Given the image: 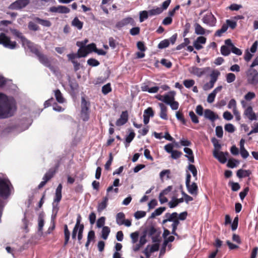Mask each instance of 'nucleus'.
<instances>
[{"label":"nucleus","mask_w":258,"mask_h":258,"mask_svg":"<svg viewBox=\"0 0 258 258\" xmlns=\"http://www.w3.org/2000/svg\"><path fill=\"white\" fill-rule=\"evenodd\" d=\"M15 108L11 103L7 96L2 93H0V118H6L13 115Z\"/></svg>","instance_id":"obj_1"},{"label":"nucleus","mask_w":258,"mask_h":258,"mask_svg":"<svg viewBox=\"0 0 258 258\" xmlns=\"http://www.w3.org/2000/svg\"><path fill=\"white\" fill-rule=\"evenodd\" d=\"M13 188V186L8 178L0 177L1 198L3 199H7L11 195Z\"/></svg>","instance_id":"obj_2"},{"label":"nucleus","mask_w":258,"mask_h":258,"mask_svg":"<svg viewBox=\"0 0 258 258\" xmlns=\"http://www.w3.org/2000/svg\"><path fill=\"white\" fill-rule=\"evenodd\" d=\"M29 50L37 56L39 61L42 64L48 68L51 71L54 72V68L51 66V62L49 58L46 56V55L40 52L39 50L35 46L34 44L31 46Z\"/></svg>","instance_id":"obj_3"},{"label":"nucleus","mask_w":258,"mask_h":258,"mask_svg":"<svg viewBox=\"0 0 258 258\" xmlns=\"http://www.w3.org/2000/svg\"><path fill=\"white\" fill-rule=\"evenodd\" d=\"M81 117L84 121H87L89 119V109L90 103L87 101L84 97H81Z\"/></svg>","instance_id":"obj_4"},{"label":"nucleus","mask_w":258,"mask_h":258,"mask_svg":"<svg viewBox=\"0 0 258 258\" xmlns=\"http://www.w3.org/2000/svg\"><path fill=\"white\" fill-rule=\"evenodd\" d=\"M10 31L12 34L16 37L19 38L21 40L22 44L24 47H27L30 49L34 43L27 39L20 31L16 29H10Z\"/></svg>","instance_id":"obj_5"},{"label":"nucleus","mask_w":258,"mask_h":258,"mask_svg":"<svg viewBox=\"0 0 258 258\" xmlns=\"http://www.w3.org/2000/svg\"><path fill=\"white\" fill-rule=\"evenodd\" d=\"M0 44L11 49H14L17 46L16 42L11 41L10 38L4 33L0 34Z\"/></svg>","instance_id":"obj_6"},{"label":"nucleus","mask_w":258,"mask_h":258,"mask_svg":"<svg viewBox=\"0 0 258 258\" xmlns=\"http://www.w3.org/2000/svg\"><path fill=\"white\" fill-rule=\"evenodd\" d=\"M128 25H130L132 26H135L136 25L134 19L131 17H127L119 21H117L114 27L117 30H120L123 27Z\"/></svg>","instance_id":"obj_7"},{"label":"nucleus","mask_w":258,"mask_h":258,"mask_svg":"<svg viewBox=\"0 0 258 258\" xmlns=\"http://www.w3.org/2000/svg\"><path fill=\"white\" fill-rule=\"evenodd\" d=\"M247 80L248 84L255 85L258 84V72L254 69H249L247 73Z\"/></svg>","instance_id":"obj_8"},{"label":"nucleus","mask_w":258,"mask_h":258,"mask_svg":"<svg viewBox=\"0 0 258 258\" xmlns=\"http://www.w3.org/2000/svg\"><path fill=\"white\" fill-rule=\"evenodd\" d=\"M202 21L203 23L210 27H214L217 23V19L211 12L204 15Z\"/></svg>","instance_id":"obj_9"},{"label":"nucleus","mask_w":258,"mask_h":258,"mask_svg":"<svg viewBox=\"0 0 258 258\" xmlns=\"http://www.w3.org/2000/svg\"><path fill=\"white\" fill-rule=\"evenodd\" d=\"M243 115L245 118L250 121L256 120L257 116L253 111L252 106H248L244 110Z\"/></svg>","instance_id":"obj_10"},{"label":"nucleus","mask_w":258,"mask_h":258,"mask_svg":"<svg viewBox=\"0 0 258 258\" xmlns=\"http://www.w3.org/2000/svg\"><path fill=\"white\" fill-rule=\"evenodd\" d=\"M29 3V0H17L11 4L10 8L20 10L25 8Z\"/></svg>","instance_id":"obj_11"},{"label":"nucleus","mask_w":258,"mask_h":258,"mask_svg":"<svg viewBox=\"0 0 258 258\" xmlns=\"http://www.w3.org/2000/svg\"><path fill=\"white\" fill-rule=\"evenodd\" d=\"M80 43H83L82 42H77L76 45L77 46L80 47V48L78 50L77 53H70L72 54V58H73L74 57H77L78 58L81 57H86L88 52L87 50L86 46H83L82 45H80Z\"/></svg>","instance_id":"obj_12"},{"label":"nucleus","mask_w":258,"mask_h":258,"mask_svg":"<svg viewBox=\"0 0 258 258\" xmlns=\"http://www.w3.org/2000/svg\"><path fill=\"white\" fill-rule=\"evenodd\" d=\"M48 12L53 13L68 14L70 12V9L66 6L59 5L50 7Z\"/></svg>","instance_id":"obj_13"},{"label":"nucleus","mask_w":258,"mask_h":258,"mask_svg":"<svg viewBox=\"0 0 258 258\" xmlns=\"http://www.w3.org/2000/svg\"><path fill=\"white\" fill-rule=\"evenodd\" d=\"M209 69L210 68L209 67L199 68L196 67H191L189 69V72L198 77H201L205 75Z\"/></svg>","instance_id":"obj_14"},{"label":"nucleus","mask_w":258,"mask_h":258,"mask_svg":"<svg viewBox=\"0 0 258 258\" xmlns=\"http://www.w3.org/2000/svg\"><path fill=\"white\" fill-rule=\"evenodd\" d=\"M175 95V92L174 91H171L167 94H165L164 96H160L159 97H157V98L163 102L169 105L171 102L174 100Z\"/></svg>","instance_id":"obj_15"},{"label":"nucleus","mask_w":258,"mask_h":258,"mask_svg":"<svg viewBox=\"0 0 258 258\" xmlns=\"http://www.w3.org/2000/svg\"><path fill=\"white\" fill-rule=\"evenodd\" d=\"M228 153L227 152H219L217 151H213L214 157L222 164H224L226 162L227 160V157L228 156Z\"/></svg>","instance_id":"obj_16"},{"label":"nucleus","mask_w":258,"mask_h":258,"mask_svg":"<svg viewBox=\"0 0 258 258\" xmlns=\"http://www.w3.org/2000/svg\"><path fill=\"white\" fill-rule=\"evenodd\" d=\"M128 118V112L126 110L122 111L120 115V117L116 120V125L117 126H121L125 124Z\"/></svg>","instance_id":"obj_17"},{"label":"nucleus","mask_w":258,"mask_h":258,"mask_svg":"<svg viewBox=\"0 0 258 258\" xmlns=\"http://www.w3.org/2000/svg\"><path fill=\"white\" fill-rule=\"evenodd\" d=\"M62 185L61 184H59L57 186L56 190H55V196L54 198L53 199V207L54 208V203H56L58 204L61 199L62 195H61V190H62ZM57 204H56V206Z\"/></svg>","instance_id":"obj_18"},{"label":"nucleus","mask_w":258,"mask_h":258,"mask_svg":"<svg viewBox=\"0 0 258 258\" xmlns=\"http://www.w3.org/2000/svg\"><path fill=\"white\" fill-rule=\"evenodd\" d=\"M204 115L206 118L210 120L211 121H214L219 118L218 115L216 114L213 111L209 109L205 110Z\"/></svg>","instance_id":"obj_19"},{"label":"nucleus","mask_w":258,"mask_h":258,"mask_svg":"<svg viewBox=\"0 0 258 258\" xmlns=\"http://www.w3.org/2000/svg\"><path fill=\"white\" fill-rule=\"evenodd\" d=\"M188 192L192 195H197L198 191V187L196 183L192 182L186 185Z\"/></svg>","instance_id":"obj_20"},{"label":"nucleus","mask_w":258,"mask_h":258,"mask_svg":"<svg viewBox=\"0 0 258 258\" xmlns=\"http://www.w3.org/2000/svg\"><path fill=\"white\" fill-rule=\"evenodd\" d=\"M108 201V198L107 196H106L103 198L102 201L98 203L97 207V211L98 212H101L103 210H104L107 206Z\"/></svg>","instance_id":"obj_21"},{"label":"nucleus","mask_w":258,"mask_h":258,"mask_svg":"<svg viewBox=\"0 0 258 258\" xmlns=\"http://www.w3.org/2000/svg\"><path fill=\"white\" fill-rule=\"evenodd\" d=\"M71 55L72 54H67V57L68 58L69 60L71 61V62L73 63L74 71L75 72H77L79 70H80L81 68V64L75 59L76 58H77V57L74 56L73 58H72L73 56H72Z\"/></svg>","instance_id":"obj_22"},{"label":"nucleus","mask_w":258,"mask_h":258,"mask_svg":"<svg viewBox=\"0 0 258 258\" xmlns=\"http://www.w3.org/2000/svg\"><path fill=\"white\" fill-rule=\"evenodd\" d=\"M159 105L160 108V117L163 119L167 120V107L161 103Z\"/></svg>","instance_id":"obj_23"},{"label":"nucleus","mask_w":258,"mask_h":258,"mask_svg":"<svg viewBox=\"0 0 258 258\" xmlns=\"http://www.w3.org/2000/svg\"><path fill=\"white\" fill-rule=\"evenodd\" d=\"M83 22L81 21L77 17H76L71 22L72 26L76 27L79 30L83 28Z\"/></svg>","instance_id":"obj_24"},{"label":"nucleus","mask_w":258,"mask_h":258,"mask_svg":"<svg viewBox=\"0 0 258 258\" xmlns=\"http://www.w3.org/2000/svg\"><path fill=\"white\" fill-rule=\"evenodd\" d=\"M34 20L44 27H49L51 25V23L48 20L42 19L39 17H35Z\"/></svg>","instance_id":"obj_25"},{"label":"nucleus","mask_w":258,"mask_h":258,"mask_svg":"<svg viewBox=\"0 0 258 258\" xmlns=\"http://www.w3.org/2000/svg\"><path fill=\"white\" fill-rule=\"evenodd\" d=\"M251 174V172L249 170L239 169L236 172V175L238 178H241L243 177H248Z\"/></svg>","instance_id":"obj_26"},{"label":"nucleus","mask_w":258,"mask_h":258,"mask_svg":"<svg viewBox=\"0 0 258 258\" xmlns=\"http://www.w3.org/2000/svg\"><path fill=\"white\" fill-rule=\"evenodd\" d=\"M195 27V33L197 35H203L205 34L206 30L199 23H195L194 25Z\"/></svg>","instance_id":"obj_27"},{"label":"nucleus","mask_w":258,"mask_h":258,"mask_svg":"<svg viewBox=\"0 0 258 258\" xmlns=\"http://www.w3.org/2000/svg\"><path fill=\"white\" fill-rule=\"evenodd\" d=\"M64 241L63 245L64 246H66L69 241L70 237V232L68 229V225L65 224L64 225Z\"/></svg>","instance_id":"obj_28"},{"label":"nucleus","mask_w":258,"mask_h":258,"mask_svg":"<svg viewBox=\"0 0 258 258\" xmlns=\"http://www.w3.org/2000/svg\"><path fill=\"white\" fill-rule=\"evenodd\" d=\"M54 95L56 101L59 103H63L64 102V98L62 96V94L59 89L54 91Z\"/></svg>","instance_id":"obj_29"},{"label":"nucleus","mask_w":258,"mask_h":258,"mask_svg":"<svg viewBox=\"0 0 258 258\" xmlns=\"http://www.w3.org/2000/svg\"><path fill=\"white\" fill-rule=\"evenodd\" d=\"M38 230L41 231L44 224V213L41 212L38 216Z\"/></svg>","instance_id":"obj_30"},{"label":"nucleus","mask_w":258,"mask_h":258,"mask_svg":"<svg viewBox=\"0 0 258 258\" xmlns=\"http://www.w3.org/2000/svg\"><path fill=\"white\" fill-rule=\"evenodd\" d=\"M125 219V215L123 212H119L117 214L116 216V222L118 225L123 224V221Z\"/></svg>","instance_id":"obj_31"},{"label":"nucleus","mask_w":258,"mask_h":258,"mask_svg":"<svg viewBox=\"0 0 258 258\" xmlns=\"http://www.w3.org/2000/svg\"><path fill=\"white\" fill-rule=\"evenodd\" d=\"M228 29V25L224 24L220 29H219L216 31L214 36L215 37H221L223 33H225Z\"/></svg>","instance_id":"obj_32"},{"label":"nucleus","mask_w":258,"mask_h":258,"mask_svg":"<svg viewBox=\"0 0 258 258\" xmlns=\"http://www.w3.org/2000/svg\"><path fill=\"white\" fill-rule=\"evenodd\" d=\"M166 210V208L162 207L156 209L154 212H153L150 218H154L156 216H159Z\"/></svg>","instance_id":"obj_33"},{"label":"nucleus","mask_w":258,"mask_h":258,"mask_svg":"<svg viewBox=\"0 0 258 258\" xmlns=\"http://www.w3.org/2000/svg\"><path fill=\"white\" fill-rule=\"evenodd\" d=\"M55 174V170L50 169H49L44 175L43 180L48 181L51 178L53 177Z\"/></svg>","instance_id":"obj_34"},{"label":"nucleus","mask_w":258,"mask_h":258,"mask_svg":"<svg viewBox=\"0 0 258 258\" xmlns=\"http://www.w3.org/2000/svg\"><path fill=\"white\" fill-rule=\"evenodd\" d=\"M110 232V228L107 226H103L101 231V237L102 238L106 240L107 239L108 236Z\"/></svg>","instance_id":"obj_35"},{"label":"nucleus","mask_w":258,"mask_h":258,"mask_svg":"<svg viewBox=\"0 0 258 258\" xmlns=\"http://www.w3.org/2000/svg\"><path fill=\"white\" fill-rule=\"evenodd\" d=\"M135 137V133L132 131L130 134L126 137L125 142L124 143L125 147L127 148L129 146V144L133 140Z\"/></svg>","instance_id":"obj_36"},{"label":"nucleus","mask_w":258,"mask_h":258,"mask_svg":"<svg viewBox=\"0 0 258 258\" xmlns=\"http://www.w3.org/2000/svg\"><path fill=\"white\" fill-rule=\"evenodd\" d=\"M162 12L163 9L161 8L158 7L148 11L149 16H152L160 14L161 13H162Z\"/></svg>","instance_id":"obj_37"},{"label":"nucleus","mask_w":258,"mask_h":258,"mask_svg":"<svg viewBox=\"0 0 258 258\" xmlns=\"http://www.w3.org/2000/svg\"><path fill=\"white\" fill-rule=\"evenodd\" d=\"M220 51L223 55L228 56L231 52V48L226 45H223L221 47Z\"/></svg>","instance_id":"obj_38"},{"label":"nucleus","mask_w":258,"mask_h":258,"mask_svg":"<svg viewBox=\"0 0 258 258\" xmlns=\"http://www.w3.org/2000/svg\"><path fill=\"white\" fill-rule=\"evenodd\" d=\"M178 214L176 212H173L172 214L167 213L165 214V217L167 218L169 222H172L177 218Z\"/></svg>","instance_id":"obj_39"},{"label":"nucleus","mask_w":258,"mask_h":258,"mask_svg":"<svg viewBox=\"0 0 258 258\" xmlns=\"http://www.w3.org/2000/svg\"><path fill=\"white\" fill-rule=\"evenodd\" d=\"M112 91L110 83L106 84L102 87V92L104 95H107Z\"/></svg>","instance_id":"obj_40"},{"label":"nucleus","mask_w":258,"mask_h":258,"mask_svg":"<svg viewBox=\"0 0 258 258\" xmlns=\"http://www.w3.org/2000/svg\"><path fill=\"white\" fill-rule=\"evenodd\" d=\"M149 12L147 11H142L140 12L139 19L140 22H143L145 20L147 19L149 16Z\"/></svg>","instance_id":"obj_41"},{"label":"nucleus","mask_w":258,"mask_h":258,"mask_svg":"<svg viewBox=\"0 0 258 258\" xmlns=\"http://www.w3.org/2000/svg\"><path fill=\"white\" fill-rule=\"evenodd\" d=\"M69 83L72 91L74 92L78 89L79 85L75 80H70Z\"/></svg>","instance_id":"obj_42"},{"label":"nucleus","mask_w":258,"mask_h":258,"mask_svg":"<svg viewBox=\"0 0 258 258\" xmlns=\"http://www.w3.org/2000/svg\"><path fill=\"white\" fill-rule=\"evenodd\" d=\"M169 45V40L168 39H164L160 41L158 45V48L159 49H163L167 47Z\"/></svg>","instance_id":"obj_43"},{"label":"nucleus","mask_w":258,"mask_h":258,"mask_svg":"<svg viewBox=\"0 0 258 258\" xmlns=\"http://www.w3.org/2000/svg\"><path fill=\"white\" fill-rule=\"evenodd\" d=\"M28 28L30 30L33 31H38L39 29V26L32 21H30L29 22L28 25Z\"/></svg>","instance_id":"obj_44"},{"label":"nucleus","mask_w":258,"mask_h":258,"mask_svg":"<svg viewBox=\"0 0 258 258\" xmlns=\"http://www.w3.org/2000/svg\"><path fill=\"white\" fill-rule=\"evenodd\" d=\"M236 79L235 75L231 73H228L226 76V80L228 83L233 82Z\"/></svg>","instance_id":"obj_45"},{"label":"nucleus","mask_w":258,"mask_h":258,"mask_svg":"<svg viewBox=\"0 0 258 258\" xmlns=\"http://www.w3.org/2000/svg\"><path fill=\"white\" fill-rule=\"evenodd\" d=\"M87 63L91 67H97L99 65L100 62L95 58H91L88 59Z\"/></svg>","instance_id":"obj_46"},{"label":"nucleus","mask_w":258,"mask_h":258,"mask_svg":"<svg viewBox=\"0 0 258 258\" xmlns=\"http://www.w3.org/2000/svg\"><path fill=\"white\" fill-rule=\"evenodd\" d=\"M86 48L88 52V54L92 52H95L96 48H97L96 44L94 43H92L91 44H89L86 45Z\"/></svg>","instance_id":"obj_47"},{"label":"nucleus","mask_w":258,"mask_h":258,"mask_svg":"<svg viewBox=\"0 0 258 258\" xmlns=\"http://www.w3.org/2000/svg\"><path fill=\"white\" fill-rule=\"evenodd\" d=\"M195 83V82L194 80L190 79V80H185L183 82V84L184 86L186 88H190V87H192Z\"/></svg>","instance_id":"obj_48"},{"label":"nucleus","mask_w":258,"mask_h":258,"mask_svg":"<svg viewBox=\"0 0 258 258\" xmlns=\"http://www.w3.org/2000/svg\"><path fill=\"white\" fill-rule=\"evenodd\" d=\"M211 141L214 146L215 149L214 151H219V150L221 149V144L219 143L218 140L216 139V138H214L212 139Z\"/></svg>","instance_id":"obj_49"},{"label":"nucleus","mask_w":258,"mask_h":258,"mask_svg":"<svg viewBox=\"0 0 258 258\" xmlns=\"http://www.w3.org/2000/svg\"><path fill=\"white\" fill-rule=\"evenodd\" d=\"M189 116L190 117L191 120L193 123H198L199 122L198 116L195 114L193 111H189Z\"/></svg>","instance_id":"obj_50"},{"label":"nucleus","mask_w":258,"mask_h":258,"mask_svg":"<svg viewBox=\"0 0 258 258\" xmlns=\"http://www.w3.org/2000/svg\"><path fill=\"white\" fill-rule=\"evenodd\" d=\"M113 156L111 153H109V159L106 162V163L105 164V169L106 170H108L110 169V167L111 165L112 162L113 161Z\"/></svg>","instance_id":"obj_51"},{"label":"nucleus","mask_w":258,"mask_h":258,"mask_svg":"<svg viewBox=\"0 0 258 258\" xmlns=\"http://www.w3.org/2000/svg\"><path fill=\"white\" fill-rule=\"evenodd\" d=\"M154 115V112L153 109L149 107L145 109L144 111V115L148 116L149 117H153Z\"/></svg>","instance_id":"obj_52"},{"label":"nucleus","mask_w":258,"mask_h":258,"mask_svg":"<svg viewBox=\"0 0 258 258\" xmlns=\"http://www.w3.org/2000/svg\"><path fill=\"white\" fill-rule=\"evenodd\" d=\"M224 128L225 130L228 133H232L235 131V127L231 123L226 124L225 125Z\"/></svg>","instance_id":"obj_53"},{"label":"nucleus","mask_w":258,"mask_h":258,"mask_svg":"<svg viewBox=\"0 0 258 258\" xmlns=\"http://www.w3.org/2000/svg\"><path fill=\"white\" fill-rule=\"evenodd\" d=\"M176 117L177 119L180 120L183 124H186V120L184 119L183 114L179 111H177L176 113Z\"/></svg>","instance_id":"obj_54"},{"label":"nucleus","mask_w":258,"mask_h":258,"mask_svg":"<svg viewBox=\"0 0 258 258\" xmlns=\"http://www.w3.org/2000/svg\"><path fill=\"white\" fill-rule=\"evenodd\" d=\"M215 83V82L211 80L209 82L207 83L204 85L203 89L206 91L212 89L214 87Z\"/></svg>","instance_id":"obj_55"},{"label":"nucleus","mask_w":258,"mask_h":258,"mask_svg":"<svg viewBox=\"0 0 258 258\" xmlns=\"http://www.w3.org/2000/svg\"><path fill=\"white\" fill-rule=\"evenodd\" d=\"M228 108L229 109H233V110H235V109H237L236 108V102L234 99H231L228 104Z\"/></svg>","instance_id":"obj_56"},{"label":"nucleus","mask_w":258,"mask_h":258,"mask_svg":"<svg viewBox=\"0 0 258 258\" xmlns=\"http://www.w3.org/2000/svg\"><path fill=\"white\" fill-rule=\"evenodd\" d=\"M146 213L145 211H138L135 213L134 216L136 219H139L144 217L146 216Z\"/></svg>","instance_id":"obj_57"},{"label":"nucleus","mask_w":258,"mask_h":258,"mask_svg":"<svg viewBox=\"0 0 258 258\" xmlns=\"http://www.w3.org/2000/svg\"><path fill=\"white\" fill-rule=\"evenodd\" d=\"M229 184L231 185V189L233 191H236L240 188V186L237 182H230Z\"/></svg>","instance_id":"obj_58"},{"label":"nucleus","mask_w":258,"mask_h":258,"mask_svg":"<svg viewBox=\"0 0 258 258\" xmlns=\"http://www.w3.org/2000/svg\"><path fill=\"white\" fill-rule=\"evenodd\" d=\"M226 24H225L228 25V27H229L232 29L235 28L237 26L236 22L233 20L228 19L226 20Z\"/></svg>","instance_id":"obj_59"},{"label":"nucleus","mask_w":258,"mask_h":258,"mask_svg":"<svg viewBox=\"0 0 258 258\" xmlns=\"http://www.w3.org/2000/svg\"><path fill=\"white\" fill-rule=\"evenodd\" d=\"M216 136L220 138H222L223 135V128L221 126H217L216 127Z\"/></svg>","instance_id":"obj_60"},{"label":"nucleus","mask_w":258,"mask_h":258,"mask_svg":"<svg viewBox=\"0 0 258 258\" xmlns=\"http://www.w3.org/2000/svg\"><path fill=\"white\" fill-rule=\"evenodd\" d=\"M220 73L218 71H214L210 75L211 80L216 82L217 80Z\"/></svg>","instance_id":"obj_61"},{"label":"nucleus","mask_w":258,"mask_h":258,"mask_svg":"<svg viewBox=\"0 0 258 258\" xmlns=\"http://www.w3.org/2000/svg\"><path fill=\"white\" fill-rule=\"evenodd\" d=\"M140 32V28L139 27H135L130 29V33L133 36L138 35Z\"/></svg>","instance_id":"obj_62"},{"label":"nucleus","mask_w":258,"mask_h":258,"mask_svg":"<svg viewBox=\"0 0 258 258\" xmlns=\"http://www.w3.org/2000/svg\"><path fill=\"white\" fill-rule=\"evenodd\" d=\"M105 218L104 217H101L99 218L97 221V226L98 228H101L103 227L105 224Z\"/></svg>","instance_id":"obj_63"},{"label":"nucleus","mask_w":258,"mask_h":258,"mask_svg":"<svg viewBox=\"0 0 258 258\" xmlns=\"http://www.w3.org/2000/svg\"><path fill=\"white\" fill-rule=\"evenodd\" d=\"M171 154V158L174 159H177L179 158L182 155V153L177 150H174Z\"/></svg>","instance_id":"obj_64"}]
</instances>
